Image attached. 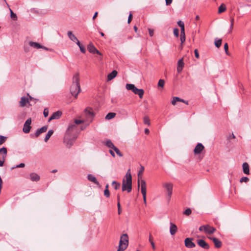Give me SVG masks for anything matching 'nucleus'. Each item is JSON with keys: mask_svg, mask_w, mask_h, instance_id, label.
<instances>
[{"mask_svg": "<svg viewBox=\"0 0 251 251\" xmlns=\"http://www.w3.org/2000/svg\"><path fill=\"white\" fill-rule=\"evenodd\" d=\"M75 124H70L64 135L63 142L68 148H70L74 144L76 139V135L74 133V131L76 129V125H79L84 123V121L78 119H75Z\"/></svg>", "mask_w": 251, "mask_h": 251, "instance_id": "obj_1", "label": "nucleus"}, {"mask_svg": "<svg viewBox=\"0 0 251 251\" xmlns=\"http://www.w3.org/2000/svg\"><path fill=\"white\" fill-rule=\"evenodd\" d=\"M80 91L78 73L75 74L73 78V83L70 87V93L73 96L76 98Z\"/></svg>", "mask_w": 251, "mask_h": 251, "instance_id": "obj_2", "label": "nucleus"}, {"mask_svg": "<svg viewBox=\"0 0 251 251\" xmlns=\"http://www.w3.org/2000/svg\"><path fill=\"white\" fill-rule=\"evenodd\" d=\"M126 180L123 179L122 182V191H127L129 193L132 190V176L130 173V169H129L125 176Z\"/></svg>", "mask_w": 251, "mask_h": 251, "instance_id": "obj_3", "label": "nucleus"}, {"mask_svg": "<svg viewBox=\"0 0 251 251\" xmlns=\"http://www.w3.org/2000/svg\"><path fill=\"white\" fill-rule=\"evenodd\" d=\"M128 245V236L127 234H123L121 236L119 241V245L117 251H124L127 247Z\"/></svg>", "mask_w": 251, "mask_h": 251, "instance_id": "obj_4", "label": "nucleus"}, {"mask_svg": "<svg viewBox=\"0 0 251 251\" xmlns=\"http://www.w3.org/2000/svg\"><path fill=\"white\" fill-rule=\"evenodd\" d=\"M126 87L127 90H131L135 95H138L140 99L143 98L144 94L143 89H138L133 84H126Z\"/></svg>", "mask_w": 251, "mask_h": 251, "instance_id": "obj_5", "label": "nucleus"}, {"mask_svg": "<svg viewBox=\"0 0 251 251\" xmlns=\"http://www.w3.org/2000/svg\"><path fill=\"white\" fill-rule=\"evenodd\" d=\"M84 113L86 117V121L89 123L92 122L95 116V113L92 109L90 108H87L84 110Z\"/></svg>", "mask_w": 251, "mask_h": 251, "instance_id": "obj_6", "label": "nucleus"}, {"mask_svg": "<svg viewBox=\"0 0 251 251\" xmlns=\"http://www.w3.org/2000/svg\"><path fill=\"white\" fill-rule=\"evenodd\" d=\"M163 187L165 189L167 196L170 200L171 197L173 192V184L170 182L165 183L163 185Z\"/></svg>", "mask_w": 251, "mask_h": 251, "instance_id": "obj_7", "label": "nucleus"}, {"mask_svg": "<svg viewBox=\"0 0 251 251\" xmlns=\"http://www.w3.org/2000/svg\"><path fill=\"white\" fill-rule=\"evenodd\" d=\"M31 119L30 118L27 119L24 125L23 131L25 133H28L30 132L31 126Z\"/></svg>", "mask_w": 251, "mask_h": 251, "instance_id": "obj_8", "label": "nucleus"}, {"mask_svg": "<svg viewBox=\"0 0 251 251\" xmlns=\"http://www.w3.org/2000/svg\"><path fill=\"white\" fill-rule=\"evenodd\" d=\"M141 191L143 195L144 202H146V183L145 180L141 179Z\"/></svg>", "mask_w": 251, "mask_h": 251, "instance_id": "obj_9", "label": "nucleus"}, {"mask_svg": "<svg viewBox=\"0 0 251 251\" xmlns=\"http://www.w3.org/2000/svg\"><path fill=\"white\" fill-rule=\"evenodd\" d=\"M48 129L47 126H43L41 128L38 129L34 134H31L30 136L31 138L38 137L41 133L45 132Z\"/></svg>", "mask_w": 251, "mask_h": 251, "instance_id": "obj_10", "label": "nucleus"}, {"mask_svg": "<svg viewBox=\"0 0 251 251\" xmlns=\"http://www.w3.org/2000/svg\"><path fill=\"white\" fill-rule=\"evenodd\" d=\"M87 49L88 51L93 54H98L100 55H102L101 53L94 46L92 43H90L87 46Z\"/></svg>", "mask_w": 251, "mask_h": 251, "instance_id": "obj_11", "label": "nucleus"}, {"mask_svg": "<svg viewBox=\"0 0 251 251\" xmlns=\"http://www.w3.org/2000/svg\"><path fill=\"white\" fill-rule=\"evenodd\" d=\"M192 238H186L185 239L184 243L186 247L188 248H193L196 246L195 244L192 242Z\"/></svg>", "mask_w": 251, "mask_h": 251, "instance_id": "obj_12", "label": "nucleus"}, {"mask_svg": "<svg viewBox=\"0 0 251 251\" xmlns=\"http://www.w3.org/2000/svg\"><path fill=\"white\" fill-rule=\"evenodd\" d=\"M204 147L201 143H198L194 150V152L195 154H198L204 150Z\"/></svg>", "mask_w": 251, "mask_h": 251, "instance_id": "obj_13", "label": "nucleus"}, {"mask_svg": "<svg viewBox=\"0 0 251 251\" xmlns=\"http://www.w3.org/2000/svg\"><path fill=\"white\" fill-rule=\"evenodd\" d=\"M62 115V112L60 111H57L53 113L50 118L49 119L48 122H50L52 120L58 119L60 118Z\"/></svg>", "mask_w": 251, "mask_h": 251, "instance_id": "obj_14", "label": "nucleus"}, {"mask_svg": "<svg viewBox=\"0 0 251 251\" xmlns=\"http://www.w3.org/2000/svg\"><path fill=\"white\" fill-rule=\"evenodd\" d=\"M26 103H28L29 106L31 105L27 97L25 96L22 97L21 98V100L19 101L20 106L21 107H24L25 106Z\"/></svg>", "mask_w": 251, "mask_h": 251, "instance_id": "obj_15", "label": "nucleus"}, {"mask_svg": "<svg viewBox=\"0 0 251 251\" xmlns=\"http://www.w3.org/2000/svg\"><path fill=\"white\" fill-rule=\"evenodd\" d=\"M197 243L201 247L204 249L207 250L209 249V245L204 240H198Z\"/></svg>", "mask_w": 251, "mask_h": 251, "instance_id": "obj_16", "label": "nucleus"}, {"mask_svg": "<svg viewBox=\"0 0 251 251\" xmlns=\"http://www.w3.org/2000/svg\"><path fill=\"white\" fill-rule=\"evenodd\" d=\"M87 178L90 181H91L92 182H93L94 183H95V184H96L97 186L100 187V183L99 182V181L97 180V178H96L95 176H94L93 175H91V174H89L87 176Z\"/></svg>", "mask_w": 251, "mask_h": 251, "instance_id": "obj_17", "label": "nucleus"}, {"mask_svg": "<svg viewBox=\"0 0 251 251\" xmlns=\"http://www.w3.org/2000/svg\"><path fill=\"white\" fill-rule=\"evenodd\" d=\"M29 178L32 181H38L40 179V176L35 173H32L29 175Z\"/></svg>", "mask_w": 251, "mask_h": 251, "instance_id": "obj_18", "label": "nucleus"}, {"mask_svg": "<svg viewBox=\"0 0 251 251\" xmlns=\"http://www.w3.org/2000/svg\"><path fill=\"white\" fill-rule=\"evenodd\" d=\"M210 239L214 243L215 247L216 248H220L221 247L222 243L221 241H220L218 239L215 237H211Z\"/></svg>", "mask_w": 251, "mask_h": 251, "instance_id": "obj_19", "label": "nucleus"}, {"mask_svg": "<svg viewBox=\"0 0 251 251\" xmlns=\"http://www.w3.org/2000/svg\"><path fill=\"white\" fill-rule=\"evenodd\" d=\"M7 149L5 147H2L0 149V158L5 159L7 155Z\"/></svg>", "mask_w": 251, "mask_h": 251, "instance_id": "obj_20", "label": "nucleus"}, {"mask_svg": "<svg viewBox=\"0 0 251 251\" xmlns=\"http://www.w3.org/2000/svg\"><path fill=\"white\" fill-rule=\"evenodd\" d=\"M177 226L172 223H170V232L172 235H174L177 231Z\"/></svg>", "mask_w": 251, "mask_h": 251, "instance_id": "obj_21", "label": "nucleus"}, {"mask_svg": "<svg viewBox=\"0 0 251 251\" xmlns=\"http://www.w3.org/2000/svg\"><path fill=\"white\" fill-rule=\"evenodd\" d=\"M144 171V167L143 166H141L140 170L138 173V188L139 189L140 187V181L141 180L142 176V174Z\"/></svg>", "mask_w": 251, "mask_h": 251, "instance_id": "obj_22", "label": "nucleus"}, {"mask_svg": "<svg viewBox=\"0 0 251 251\" xmlns=\"http://www.w3.org/2000/svg\"><path fill=\"white\" fill-rule=\"evenodd\" d=\"M243 171L246 175L250 174V168L248 163L244 162L242 164Z\"/></svg>", "mask_w": 251, "mask_h": 251, "instance_id": "obj_23", "label": "nucleus"}, {"mask_svg": "<svg viewBox=\"0 0 251 251\" xmlns=\"http://www.w3.org/2000/svg\"><path fill=\"white\" fill-rule=\"evenodd\" d=\"M118 72L116 70L112 71L110 74H109L107 75V80L110 81L115 78L117 75Z\"/></svg>", "mask_w": 251, "mask_h": 251, "instance_id": "obj_24", "label": "nucleus"}, {"mask_svg": "<svg viewBox=\"0 0 251 251\" xmlns=\"http://www.w3.org/2000/svg\"><path fill=\"white\" fill-rule=\"evenodd\" d=\"M216 230L215 228L213 227H211L210 226L207 225L206 226V230L205 231V233L208 234H212Z\"/></svg>", "mask_w": 251, "mask_h": 251, "instance_id": "obj_25", "label": "nucleus"}, {"mask_svg": "<svg viewBox=\"0 0 251 251\" xmlns=\"http://www.w3.org/2000/svg\"><path fill=\"white\" fill-rule=\"evenodd\" d=\"M29 45H30V46L37 49H41V48H42V45H40L38 43L34 42L33 41H29Z\"/></svg>", "mask_w": 251, "mask_h": 251, "instance_id": "obj_26", "label": "nucleus"}, {"mask_svg": "<svg viewBox=\"0 0 251 251\" xmlns=\"http://www.w3.org/2000/svg\"><path fill=\"white\" fill-rule=\"evenodd\" d=\"M67 35L69 39L75 42V41H77V38L76 37L73 33L71 31H69L67 32Z\"/></svg>", "mask_w": 251, "mask_h": 251, "instance_id": "obj_27", "label": "nucleus"}, {"mask_svg": "<svg viewBox=\"0 0 251 251\" xmlns=\"http://www.w3.org/2000/svg\"><path fill=\"white\" fill-rule=\"evenodd\" d=\"M185 29H180V41L181 44H183L185 42Z\"/></svg>", "mask_w": 251, "mask_h": 251, "instance_id": "obj_28", "label": "nucleus"}, {"mask_svg": "<svg viewBox=\"0 0 251 251\" xmlns=\"http://www.w3.org/2000/svg\"><path fill=\"white\" fill-rule=\"evenodd\" d=\"M177 101L184 102L183 99L177 97H174L173 98L171 103L173 105H175Z\"/></svg>", "mask_w": 251, "mask_h": 251, "instance_id": "obj_29", "label": "nucleus"}, {"mask_svg": "<svg viewBox=\"0 0 251 251\" xmlns=\"http://www.w3.org/2000/svg\"><path fill=\"white\" fill-rule=\"evenodd\" d=\"M53 130H49L45 137V139H44L45 142H47L49 140V139L50 138L51 136L53 134Z\"/></svg>", "mask_w": 251, "mask_h": 251, "instance_id": "obj_30", "label": "nucleus"}, {"mask_svg": "<svg viewBox=\"0 0 251 251\" xmlns=\"http://www.w3.org/2000/svg\"><path fill=\"white\" fill-rule=\"evenodd\" d=\"M105 145L108 148L112 149L113 150L114 149V147H115L110 140H108L106 141Z\"/></svg>", "mask_w": 251, "mask_h": 251, "instance_id": "obj_31", "label": "nucleus"}, {"mask_svg": "<svg viewBox=\"0 0 251 251\" xmlns=\"http://www.w3.org/2000/svg\"><path fill=\"white\" fill-rule=\"evenodd\" d=\"M116 116V113L114 112H109L105 116V119L110 120L114 118Z\"/></svg>", "mask_w": 251, "mask_h": 251, "instance_id": "obj_32", "label": "nucleus"}, {"mask_svg": "<svg viewBox=\"0 0 251 251\" xmlns=\"http://www.w3.org/2000/svg\"><path fill=\"white\" fill-rule=\"evenodd\" d=\"M226 10V6L224 4L222 3L220 5V6L218 8V13H222V12L225 11Z\"/></svg>", "mask_w": 251, "mask_h": 251, "instance_id": "obj_33", "label": "nucleus"}, {"mask_svg": "<svg viewBox=\"0 0 251 251\" xmlns=\"http://www.w3.org/2000/svg\"><path fill=\"white\" fill-rule=\"evenodd\" d=\"M112 185L115 190H118L120 188L121 184L116 181H113L112 183Z\"/></svg>", "mask_w": 251, "mask_h": 251, "instance_id": "obj_34", "label": "nucleus"}, {"mask_svg": "<svg viewBox=\"0 0 251 251\" xmlns=\"http://www.w3.org/2000/svg\"><path fill=\"white\" fill-rule=\"evenodd\" d=\"M9 10L10 11L11 18L14 21H17L18 18H17V16L16 14H15L10 8L9 9Z\"/></svg>", "mask_w": 251, "mask_h": 251, "instance_id": "obj_35", "label": "nucleus"}, {"mask_svg": "<svg viewBox=\"0 0 251 251\" xmlns=\"http://www.w3.org/2000/svg\"><path fill=\"white\" fill-rule=\"evenodd\" d=\"M184 66V63L183 62V58H181V59H179V60L177 62V67L183 68Z\"/></svg>", "mask_w": 251, "mask_h": 251, "instance_id": "obj_36", "label": "nucleus"}, {"mask_svg": "<svg viewBox=\"0 0 251 251\" xmlns=\"http://www.w3.org/2000/svg\"><path fill=\"white\" fill-rule=\"evenodd\" d=\"M113 150L116 152L117 154L120 156L122 157L123 156V154L119 150L118 148H117L116 147H114Z\"/></svg>", "mask_w": 251, "mask_h": 251, "instance_id": "obj_37", "label": "nucleus"}, {"mask_svg": "<svg viewBox=\"0 0 251 251\" xmlns=\"http://www.w3.org/2000/svg\"><path fill=\"white\" fill-rule=\"evenodd\" d=\"M222 39H218V40H215V46L218 48L220 47L222 45Z\"/></svg>", "mask_w": 251, "mask_h": 251, "instance_id": "obj_38", "label": "nucleus"}, {"mask_svg": "<svg viewBox=\"0 0 251 251\" xmlns=\"http://www.w3.org/2000/svg\"><path fill=\"white\" fill-rule=\"evenodd\" d=\"M7 137L0 135V145L3 144L6 140Z\"/></svg>", "mask_w": 251, "mask_h": 251, "instance_id": "obj_39", "label": "nucleus"}, {"mask_svg": "<svg viewBox=\"0 0 251 251\" xmlns=\"http://www.w3.org/2000/svg\"><path fill=\"white\" fill-rule=\"evenodd\" d=\"M177 23L178 25L180 27V29H185L184 24L182 21L179 20Z\"/></svg>", "mask_w": 251, "mask_h": 251, "instance_id": "obj_40", "label": "nucleus"}, {"mask_svg": "<svg viewBox=\"0 0 251 251\" xmlns=\"http://www.w3.org/2000/svg\"><path fill=\"white\" fill-rule=\"evenodd\" d=\"M150 119L148 117L145 116L144 118V123L145 125L149 126L150 125Z\"/></svg>", "mask_w": 251, "mask_h": 251, "instance_id": "obj_41", "label": "nucleus"}, {"mask_svg": "<svg viewBox=\"0 0 251 251\" xmlns=\"http://www.w3.org/2000/svg\"><path fill=\"white\" fill-rule=\"evenodd\" d=\"M192 213V210L190 208H187L184 212L183 214L185 215L189 216Z\"/></svg>", "mask_w": 251, "mask_h": 251, "instance_id": "obj_42", "label": "nucleus"}, {"mask_svg": "<svg viewBox=\"0 0 251 251\" xmlns=\"http://www.w3.org/2000/svg\"><path fill=\"white\" fill-rule=\"evenodd\" d=\"M249 181V178L247 176H243L242 178H241L240 180V182L241 183L242 182H247Z\"/></svg>", "mask_w": 251, "mask_h": 251, "instance_id": "obj_43", "label": "nucleus"}, {"mask_svg": "<svg viewBox=\"0 0 251 251\" xmlns=\"http://www.w3.org/2000/svg\"><path fill=\"white\" fill-rule=\"evenodd\" d=\"M165 81L163 79H160L158 82V86L159 87H163L164 85Z\"/></svg>", "mask_w": 251, "mask_h": 251, "instance_id": "obj_44", "label": "nucleus"}, {"mask_svg": "<svg viewBox=\"0 0 251 251\" xmlns=\"http://www.w3.org/2000/svg\"><path fill=\"white\" fill-rule=\"evenodd\" d=\"M174 35L178 37L179 36V29L177 28H175L174 29Z\"/></svg>", "mask_w": 251, "mask_h": 251, "instance_id": "obj_45", "label": "nucleus"}, {"mask_svg": "<svg viewBox=\"0 0 251 251\" xmlns=\"http://www.w3.org/2000/svg\"><path fill=\"white\" fill-rule=\"evenodd\" d=\"M104 195L106 198H109L110 196V192L108 189H105L104 191Z\"/></svg>", "mask_w": 251, "mask_h": 251, "instance_id": "obj_46", "label": "nucleus"}, {"mask_svg": "<svg viewBox=\"0 0 251 251\" xmlns=\"http://www.w3.org/2000/svg\"><path fill=\"white\" fill-rule=\"evenodd\" d=\"M43 114L45 117H47L49 115V109L48 108H45L44 110Z\"/></svg>", "mask_w": 251, "mask_h": 251, "instance_id": "obj_47", "label": "nucleus"}, {"mask_svg": "<svg viewBox=\"0 0 251 251\" xmlns=\"http://www.w3.org/2000/svg\"><path fill=\"white\" fill-rule=\"evenodd\" d=\"M224 49H225V52L226 53V54H228V44L227 43H225V45H224Z\"/></svg>", "mask_w": 251, "mask_h": 251, "instance_id": "obj_48", "label": "nucleus"}, {"mask_svg": "<svg viewBox=\"0 0 251 251\" xmlns=\"http://www.w3.org/2000/svg\"><path fill=\"white\" fill-rule=\"evenodd\" d=\"M79 49H80V51L83 53H85L86 52V49L85 48V47L82 45H81V46H80L79 47Z\"/></svg>", "mask_w": 251, "mask_h": 251, "instance_id": "obj_49", "label": "nucleus"}, {"mask_svg": "<svg viewBox=\"0 0 251 251\" xmlns=\"http://www.w3.org/2000/svg\"><path fill=\"white\" fill-rule=\"evenodd\" d=\"M25 166V164L24 163H21L19 165H17L15 167H13L12 169L17 168H23Z\"/></svg>", "mask_w": 251, "mask_h": 251, "instance_id": "obj_50", "label": "nucleus"}, {"mask_svg": "<svg viewBox=\"0 0 251 251\" xmlns=\"http://www.w3.org/2000/svg\"><path fill=\"white\" fill-rule=\"evenodd\" d=\"M132 14L131 12H130L129 16H128V20H127L128 24L130 23V22L132 21Z\"/></svg>", "mask_w": 251, "mask_h": 251, "instance_id": "obj_51", "label": "nucleus"}, {"mask_svg": "<svg viewBox=\"0 0 251 251\" xmlns=\"http://www.w3.org/2000/svg\"><path fill=\"white\" fill-rule=\"evenodd\" d=\"M206 225L201 226L199 227V230L201 231H204L205 232L206 230Z\"/></svg>", "mask_w": 251, "mask_h": 251, "instance_id": "obj_52", "label": "nucleus"}, {"mask_svg": "<svg viewBox=\"0 0 251 251\" xmlns=\"http://www.w3.org/2000/svg\"><path fill=\"white\" fill-rule=\"evenodd\" d=\"M194 53H195V57L197 58H199L200 57V55H199V51H198V50L197 49H195L194 50Z\"/></svg>", "mask_w": 251, "mask_h": 251, "instance_id": "obj_53", "label": "nucleus"}, {"mask_svg": "<svg viewBox=\"0 0 251 251\" xmlns=\"http://www.w3.org/2000/svg\"><path fill=\"white\" fill-rule=\"evenodd\" d=\"M149 32L150 36H152L153 35V30L151 28L149 29Z\"/></svg>", "mask_w": 251, "mask_h": 251, "instance_id": "obj_54", "label": "nucleus"}, {"mask_svg": "<svg viewBox=\"0 0 251 251\" xmlns=\"http://www.w3.org/2000/svg\"><path fill=\"white\" fill-rule=\"evenodd\" d=\"M4 161H5L4 159L0 158V167H2L3 166Z\"/></svg>", "mask_w": 251, "mask_h": 251, "instance_id": "obj_55", "label": "nucleus"}, {"mask_svg": "<svg viewBox=\"0 0 251 251\" xmlns=\"http://www.w3.org/2000/svg\"><path fill=\"white\" fill-rule=\"evenodd\" d=\"M41 49H44V50H49V51H52V50L51 49L48 48H47V47H46L45 46H42V48H41Z\"/></svg>", "mask_w": 251, "mask_h": 251, "instance_id": "obj_56", "label": "nucleus"}, {"mask_svg": "<svg viewBox=\"0 0 251 251\" xmlns=\"http://www.w3.org/2000/svg\"><path fill=\"white\" fill-rule=\"evenodd\" d=\"M172 0H165V1H166V4L167 5H169L171 4V3L172 2Z\"/></svg>", "mask_w": 251, "mask_h": 251, "instance_id": "obj_57", "label": "nucleus"}, {"mask_svg": "<svg viewBox=\"0 0 251 251\" xmlns=\"http://www.w3.org/2000/svg\"><path fill=\"white\" fill-rule=\"evenodd\" d=\"M183 68L180 67H177V72L178 74L182 72Z\"/></svg>", "mask_w": 251, "mask_h": 251, "instance_id": "obj_58", "label": "nucleus"}, {"mask_svg": "<svg viewBox=\"0 0 251 251\" xmlns=\"http://www.w3.org/2000/svg\"><path fill=\"white\" fill-rule=\"evenodd\" d=\"M109 153H110V154H111L113 157H114L115 156V153H114V151H113L112 150H109Z\"/></svg>", "mask_w": 251, "mask_h": 251, "instance_id": "obj_59", "label": "nucleus"}, {"mask_svg": "<svg viewBox=\"0 0 251 251\" xmlns=\"http://www.w3.org/2000/svg\"><path fill=\"white\" fill-rule=\"evenodd\" d=\"M151 245V247H152V248L153 249V250H155V244L153 242V241H151V243H150Z\"/></svg>", "mask_w": 251, "mask_h": 251, "instance_id": "obj_60", "label": "nucleus"}, {"mask_svg": "<svg viewBox=\"0 0 251 251\" xmlns=\"http://www.w3.org/2000/svg\"><path fill=\"white\" fill-rule=\"evenodd\" d=\"M149 240L150 243H151V241H153V237L151 236V234L149 235Z\"/></svg>", "mask_w": 251, "mask_h": 251, "instance_id": "obj_61", "label": "nucleus"}, {"mask_svg": "<svg viewBox=\"0 0 251 251\" xmlns=\"http://www.w3.org/2000/svg\"><path fill=\"white\" fill-rule=\"evenodd\" d=\"M98 12H96L93 17V20H94L98 16Z\"/></svg>", "mask_w": 251, "mask_h": 251, "instance_id": "obj_62", "label": "nucleus"}, {"mask_svg": "<svg viewBox=\"0 0 251 251\" xmlns=\"http://www.w3.org/2000/svg\"><path fill=\"white\" fill-rule=\"evenodd\" d=\"M27 96H28V97H29V98H28V99H29V100H33L34 98H33V97H32L31 96H30V95H29V94H27Z\"/></svg>", "mask_w": 251, "mask_h": 251, "instance_id": "obj_63", "label": "nucleus"}, {"mask_svg": "<svg viewBox=\"0 0 251 251\" xmlns=\"http://www.w3.org/2000/svg\"><path fill=\"white\" fill-rule=\"evenodd\" d=\"M150 133V130L148 128H146L145 129V133L146 134H148Z\"/></svg>", "mask_w": 251, "mask_h": 251, "instance_id": "obj_64", "label": "nucleus"}]
</instances>
